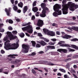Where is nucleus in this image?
I'll return each instance as SVG.
<instances>
[{
	"label": "nucleus",
	"mask_w": 78,
	"mask_h": 78,
	"mask_svg": "<svg viewBox=\"0 0 78 78\" xmlns=\"http://www.w3.org/2000/svg\"><path fill=\"white\" fill-rule=\"evenodd\" d=\"M66 0H63L62 2V6L63 8L62 9V13L63 14H67L68 13V9L69 6V3H71V2H69L68 3V4H66Z\"/></svg>",
	"instance_id": "nucleus-1"
},
{
	"label": "nucleus",
	"mask_w": 78,
	"mask_h": 78,
	"mask_svg": "<svg viewBox=\"0 0 78 78\" xmlns=\"http://www.w3.org/2000/svg\"><path fill=\"white\" fill-rule=\"evenodd\" d=\"M69 9L70 11H74L75 10V9H77L78 8V5H75V4L73 3L72 4V2H69Z\"/></svg>",
	"instance_id": "nucleus-2"
},
{
	"label": "nucleus",
	"mask_w": 78,
	"mask_h": 78,
	"mask_svg": "<svg viewBox=\"0 0 78 78\" xmlns=\"http://www.w3.org/2000/svg\"><path fill=\"white\" fill-rule=\"evenodd\" d=\"M33 27L30 25H28L27 26L22 28L23 31H27L30 34H32L33 30L32 29Z\"/></svg>",
	"instance_id": "nucleus-3"
},
{
	"label": "nucleus",
	"mask_w": 78,
	"mask_h": 78,
	"mask_svg": "<svg viewBox=\"0 0 78 78\" xmlns=\"http://www.w3.org/2000/svg\"><path fill=\"white\" fill-rule=\"evenodd\" d=\"M59 9H61V5L59 4H56L54 8V10L55 12H58V16L62 14V12L61 10H60Z\"/></svg>",
	"instance_id": "nucleus-4"
},
{
	"label": "nucleus",
	"mask_w": 78,
	"mask_h": 78,
	"mask_svg": "<svg viewBox=\"0 0 78 78\" xmlns=\"http://www.w3.org/2000/svg\"><path fill=\"white\" fill-rule=\"evenodd\" d=\"M22 47L23 49V52L27 53L28 52V50L29 47L27 44H23Z\"/></svg>",
	"instance_id": "nucleus-5"
},
{
	"label": "nucleus",
	"mask_w": 78,
	"mask_h": 78,
	"mask_svg": "<svg viewBox=\"0 0 78 78\" xmlns=\"http://www.w3.org/2000/svg\"><path fill=\"white\" fill-rule=\"evenodd\" d=\"M41 8L43 9V11H48V9L46 7L45 3H42L41 4Z\"/></svg>",
	"instance_id": "nucleus-6"
},
{
	"label": "nucleus",
	"mask_w": 78,
	"mask_h": 78,
	"mask_svg": "<svg viewBox=\"0 0 78 78\" xmlns=\"http://www.w3.org/2000/svg\"><path fill=\"white\" fill-rule=\"evenodd\" d=\"M37 25L38 27H42L44 25V21L41 20H38Z\"/></svg>",
	"instance_id": "nucleus-7"
},
{
	"label": "nucleus",
	"mask_w": 78,
	"mask_h": 78,
	"mask_svg": "<svg viewBox=\"0 0 78 78\" xmlns=\"http://www.w3.org/2000/svg\"><path fill=\"white\" fill-rule=\"evenodd\" d=\"M58 45H60V47H70V46L69 44H65V43H62L61 41L58 42Z\"/></svg>",
	"instance_id": "nucleus-8"
},
{
	"label": "nucleus",
	"mask_w": 78,
	"mask_h": 78,
	"mask_svg": "<svg viewBox=\"0 0 78 78\" xmlns=\"http://www.w3.org/2000/svg\"><path fill=\"white\" fill-rule=\"evenodd\" d=\"M18 56V55L17 54H13L12 55H8V57L9 58H8L7 59L9 61H11L12 59L11 58H10H10H16V57L15 56Z\"/></svg>",
	"instance_id": "nucleus-9"
},
{
	"label": "nucleus",
	"mask_w": 78,
	"mask_h": 78,
	"mask_svg": "<svg viewBox=\"0 0 78 78\" xmlns=\"http://www.w3.org/2000/svg\"><path fill=\"white\" fill-rule=\"evenodd\" d=\"M6 48H8V50H14L16 49L15 47H12V45L9 44H7L6 45Z\"/></svg>",
	"instance_id": "nucleus-10"
},
{
	"label": "nucleus",
	"mask_w": 78,
	"mask_h": 78,
	"mask_svg": "<svg viewBox=\"0 0 78 78\" xmlns=\"http://www.w3.org/2000/svg\"><path fill=\"white\" fill-rule=\"evenodd\" d=\"M68 29L69 30H70V31H73L72 30H74V31H78V27H68Z\"/></svg>",
	"instance_id": "nucleus-11"
},
{
	"label": "nucleus",
	"mask_w": 78,
	"mask_h": 78,
	"mask_svg": "<svg viewBox=\"0 0 78 78\" xmlns=\"http://www.w3.org/2000/svg\"><path fill=\"white\" fill-rule=\"evenodd\" d=\"M12 9V8H11L9 7V8L8 10V9L5 8V11L7 13V16H9V15L10 14V13H11V9Z\"/></svg>",
	"instance_id": "nucleus-12"
},
{
	"label": "nucleus",
	"mask_w": 78,
	"mask_h": 78,
	"mask_svg": "<svg viewBox=\"0 0 78 78\" xmlns=\"http://www.w3.org/2000/svg\"><path fill=\"white\" fill-rule=\"evenodd\" d=\"M57 51H59V52H60L62 51L63 53H67V50L64 49H58L57 50Z\"/></svg>",
	"instance_id": "nucleus-13"
},
{
	"label": "nucleus",
	"mask_w": 78,
	"mask_h": 78,
	"mask_svg": "<svg viewBox=\"0 0 78 78\" xmlns=\"http://www.w3.org/2000/svg\"><path fill=\"white\" fill-rule=\"evenodd\" d=\"M47 11H42V13L43 14H40V16L41 17H45L46 16V14H45Z\"/></svg>",
	"instance_id": "nucleus-14"
},
{
	"label": "nucleus",
	"mask_w": 78,
	"mask_h": 78,
	"mask_svg": "<svg viewBox=\"0 0 78 78\" xmlns=\"http://www.w3.org/2000/svg\"><path fill=\"white\" fill-rule=\"evenodd\" d=\"M9 40L10 41H12V40H14V39H16L17 37L16 36H14L12 34L9 37Z\"/></svg>",
	"instance_id": "nucleus-15"
},
{
	"label": "nucleus",
	"mask_w": 78,
	"mask_h": 78,
	"mask_svg": "<svg viewBox=\"0 0 78 78\" xmlns=\"http://www.w3.org/2000/svg\"><path fill=\"white\" fill-rule=\"evenodd\" d=\"M47 50L49 49H55V47L54 46L48 45L46 47Z\"/></svg>",
	"instance_id": "nucleus-16"
},
{
	"label": "nucleus",
	"mask_w": 78,
	"mask_h": 78,
	"mask_svg": "<svg viewBox=\"0 0 78 78\" xmlns=\"http://www.w3.org/2000/svg\"><path fill=\"white\" fill-rule=\"evenodd\" d=\"M47 34L49 36H55V34L53 32L49 31L47 33Z\"/></svg>",
	"instance_id": "nucleus-17"
},
{
	"label": "nucleus",
	"mask_w": 78,
	"mask_h": 78,
	"mask_svg": "<svg viewBox=\"0 0 78 78\" xmlns=\"http://www.w3.org/2000/svg\"><path fill=\"white\" fill-rule=\"evenodd\" d=\"M62 37L64 39H68L69 38H71V37H72V36L67 34H65L64 36Z\"/></svg>",
	"instance_id": "nucleus-18"
},
{
	"label": "nucleus",
	"mask_w": 78,
	"mask_h": 78,
	"mask_svg": "<svg viewBox=\"0 0 78 78\" xmlns=\"http://www.w3.org/2000/svg\"><path fill=\"white\" fill-rule=\"evenodd\" d=\"M28 10V6H25L24 7V8L23 9V12L24 14H25L27 10Z\"/></svg>",
	"instance_id": "nucleus-19"
},
{
	"label": "nucleus",
	"mask_w": 78,
	"mask_h": 78,
	"mask_svg": "<svg viewBox=\"0 0 78 78\" xmlns=\"http://www.w3.org/2000/svg\"><path fill=\"white\" fill-rule=\"evenodd\" d=\"M70 47L71 48H74L75 49H76V50H78V47L75 45H71Z\"/></svg>",
	"instance_id": "nucleus-20"
},
{
	"label": "nucleus",
	"mask_w": 78,
	"mask_h": 78,
	"mask_svg": "<svg viewBox=\"0 0 78 78\" xmlns=\"http://www.w3.org/2000/svg\"><path fill=\"white\" fill-rule=\"evenodd\" d=\"M32 11H34V12H36L38 11V9L37 7H34L32 8Z\"/></svg>",
	"instance_id": "nucleus-21"
},
{
	"label": "nucleus",
	"mask_w": 78,
	"mask_h": 78,
	"mask_svg": "<svg viewBox=\"0 0 78 78\" xmlns=\"http://www.w3.org/2000/svg\"><path fill=\"white\" fill-rule=\"evenodd\" d=\"M40 44H41L42 46H44V45H47V43H45V42L43 40H41V41Z\"/></svg>",
	"instance_id": "nucleus-22"
},
{
	"label": "nucleus",
	"mask_w": 78,
	"mask_h": 78,
	"mask_svg": "<svg viewBox=\"0 0 78 78\" xmlns=\"http://www.w3.org/2000/svg\"><path fill=\"white\" fill-rule=\"evenodd\" d=\"M8 36L5 37L4 38V41H6V42H5V43L10 42L9 40L8 41Z\"/></svg>",
	"instance_id": "nucleus-23"
},
{
	"label": "nucleus",
	"mask_w": 78,
	"mask_h": 78,
	"mask_svg": "<svg viewBox=\"0 0 78 78\" xmlns=\"http://www.w3.org/2000/svg\"><path fill=\"white\" fill-rule=\"evenodd\" d=\"M20 61L19 60H16L15 61H13V62L14 64L18 65L19 64V63L20 62Z\"/></svg>",
	"instance_id": "nucleus-24"
},
{
	"label": "nucleus",
	"mask_w": 78,
	"mask_h": 78,
	"mask_svg": "<svg viewBox=\"0 0 78 78\" xmlns=\"http://www.w3.org/2000/svg\"><path fill=\"white\" fill-rule=\"evenodd\" d=\"M18 5L19 7L22 8L23 7V4L22 2H20V3L18 4Z\"/></svg>",
	"instance_id": "nucleus-25"
},
{
	"label": "nucleus",
	"mask_w": 78,
	"mask_h": 78,
	"mask_svg": "<svg viewBox=\"0 0 78 78\" xmlns=\"http://www.w3.org/2000/svg\"><path fill=\"white\" fill-rule=\"evenodd\" d=\"M67 50L70 52L71 51H72V52L75 51V50L73 49H72L71 48H67Z\"/></svg>",
	"instance_id": "nucleus-26"
},
{
	"label": "nucleus",
	"mask_w": 78,
	"mask_h": 78,
	"mask_svg": "<svg viewBox=\"0 0 78 78\" xmlns=\"http://www.w3.org/2000/svg\"><path fill=\"white\" fill-rule=\"evenodd\" d=\"M53 16H54V17H58V13L55 12H53Z\"/></svg>",
	"instance_id": "nucleus-27"
},
{
	"label": "nucleus",
	"mask_w": 78,
	"mask_h": 78,
	"mask_svg": "<svg viewBox=\"0 0 78 78\" xmlns=\"http://www.w3.org/2000/svg\"><path fill=\"white\" fill-rule=\"evenodd\" d=\"M43 30L44 31V32L45 33H48V32H50V31H49V30H48L47 29H43Z\"/></svg>",
	"instance_id": "nucleus-28"
},
{
	"label": "nucleus",
	"mask_w": 78,
	"mask_h": 78,
	"mask_svg": "<svg viewBox=\"0 0 78 78\" xmlns=\"http://www.w3.org/2000/svg\"><path fill=\"white\" fill-rule=\"evenodd\" d=\"M72 60V58H69L67 59H65L64 61L65 62H68V61H71Z\"/></svg>",
	"instance_id": "nucleus-29"
},
{
	"label": "nucleus",
	"mask_w": 78,
	"mask_h": 78,
	"mask_svg": "<svg viewBox=\"0 0 78 78\" xmlns=\"http://www.w3.org/2000/svg\"><path fill=\"white\" fill-rule=\"evenodd\" d=\"M30 22H29L28 23H26L25 24H23L22 25L23 27H25V26H27V25H30Z\"/></svg>",
	"instance_id": "nucleus-30"
},
{
	"label": "nucleus",
	"mask_w": 78,
	"mask_h": 78,
	"mask_svg": "<svg viewBox=\"0 0 78 78\" xmlns=\"http://www.w3.org/2000/svg\"><path fill=\"white\" fill-rule=\"evenodd\" d=\"M7 34L8 35V37H9V36H11L12 35V33L11 32H10L8 31L7 32Z\"/></svg>",
	"instance_id": "nucleus-31"
},
{
	"label": "nucleus",
	"mask_w": 78,
	"mask_h": 78,
	"mask_svg": "<svg viewBox=\"0 0 78 78\" xmlns=\"http://www.w3.org/2000/svg\"><path fill=\"white\" fill-rule=\"evenodd\" d=\"M31 43H32V46L33 47H35L36 46V42L34 41H31Z\"/></svg>",
	"instance_id": "nucleus-32"
},
{
	"label": "nucleus",
	"mask_w": 78,
	"mask_h": 78,
	"mask_svg": "<svg viewBox=\"0 0 78 78\" xmlns=\"http://www.w3.org/2000/svg\"><path fill=\"white\" fill-rule=\"evenodd\" d=\"M19 36L21 37H23L25 36V34L23 33H22L19 34Z\"/></svg>",
	"instance_id": "nucleus-33"
},
{
	"label": "nucleus",
	"mask_w": 78,
	"mask_h": 78,
	"mask_svg": "<svg viewBox=\"0 0 78 78\" xmlns=\"http://www.w3.org/2000/svg\"><path fill=\"white\" fill-rule=\"evenodd\" d=\"M13 9L14 11H17V9H18V8L17 6L15 5L13 7Z\"/></svg>",
	"instance_id": "nucleus-34"
},
{
	"label": "nucleus",
	"mask_w": 78,
	"mask_h": 78,
	"mask_svg": "<svg viewBox=\"0 0 78 78\" xmlns=\"http://www.w3.org/2000/svg\"><path fill=\"white\" fill-rule=\"evenodd\" d=\"M71 41H73V42H75L76 41H78V39L77 38H73L71 40Z\"/></svg>",
	"instance_id": "nucleus-35"
},
{
	"label": "nucleus",
	"mask_w": 78,
	"mask_h": 78,
	"mask_svg": "<svg viewBox=\"0 0 78 78\" xmlns=\"http://www.w3.org/2000/svg\"><path fill=\"white\" fill-rule=\"evenodd\" d=\"M36 3H37V2L36 1H34L33 3V6L34 7L36 6Z\"/></svg>",
	"instance_id": "nucleus-36"
},
{
	"label": "nucleus",
	"mask_w": 78,
	"mask_h": 78,
	"mask_svg": "<svg viewBox=\"0 0 78 78\" xmlns=\"http://www.w3.org/2000/svg\"><path fill=\"white\" fill-rule=\"evenodd\" d=\"M48 66H55V64H53V63H51V62H49L48 63Z\"/></svg>",
	"instance_id": "nucleus-37"
},
{
	"label": "nucleus",
	"mask_w": 78,
	"mask_h": 78,
	"mask_svg": "<svg viewBox=\"0 0 78 78\" xmlns=\"http://www.w3.org/2000/svg\"><path fill=\"white\" fill-rule=\"evenodd\" d=\"M18 43H19V41H18L16 42V48H18V47H19V44Z\"/></svg>",
	"instance_id": "nucleus-38"
},
{
	"label": "nucleus",
	"mask_w": 78,
	"mask_h": 78,
	"mask_svg": "<svg viewBox=\"0 0 78 78\" xmlns=\"http://www.w3.org/2000/svg\"><path fill=\"white\" fill-rule=\"evenodd\" d=\"M36 48H39L41 47V44H37L36 45Z\"/></svg>",
	"instance_id": "nucleus-39"
},
{
	"label": "nucleus",
	"mask_w": 78,
	"mask_h": 78,
	"mask_svg": "<svg viewBox=\"0 0 78 78\" xmlns=\"http://www.w3.org/2000/svg\"><path fill=\"white\" fill-rule=\"evenodd\" d=\"M32 72L33 73H34V74H36V73H37L36 71H35V70L33 69H32Z\"/></svg>",
	"instance_id": "nucleus-40"
},
{
	"label": "nucleus",
	"mask_w": 78,
	"mask_h": 78,
	"mask_svg": "<svg viewBox=\"0 0 78 78\" xmlns=\"http://www.w3.org/2000/svg\"><path fill=\"white\" fill-rule=\"evenodd\" d=\"M12 33L13 34H17V32L16 30H14L12 32Z\"/></svg>",
	"instance_id": "nucleus-41"
},
{
	"label": "nucleus",
	"mask_w": 78,
	"mask_h": 78,
	"mask_svg": "<svg viewBox=\"0 0 78 78\" xmlns=\"http://www.w3.org/2000/svg\"><path fill=\"white\" fill-rule=\"evenodd\" d=\"M9 23L11 24H12V23H13V21L11 20H9Z\"/></svg>",
	"instance_id": "nucleus-42"
},
{
	"label": "nucleus",
	"mask_w": 78,
	"mask_h": 78,
	"mask_svg": "<svg viewBox=\"0 0 78 78\" xmlns=\"http://www.w3.org/2000/svg\"><path fill=\"white\" fill-rule=\"evenodd\" d=\"M73 58H78V55H75L72 56Z\"/></svg>",
	"instance_id": "nucleus-43"
},
{
	"label": "nucleus",
	"mask_w": 78,
	"mask_h": 78,
	"mask_svg": "<svg viewBox=\"0 0 78 78\" xmlns=\"http://www.w3.org/2000/svg\"><path fill=\"white\" fill-rule=\"evenodd\" d=\"M59 70L61 71V72H63L64 73H66V70H65L64 69H59Z\"/></svg>",
	"instance_id": "nucleus-44"
},
{
	"label": "nucleus",
	"mask_w": 78,
	"mask_h": 78,
	"mask_svg": "<svg viewBox=\"0 0 78 78\" xmlns=\"http://www.w3.org/2000/svg\"><path fill=\"white\" fill-rule=\"evenodd\" d=\"M36 55V54L35 52H33L31 54H29V55L30 56H35Z\"/></svg>",
	"instance_id": "nucleus-45"
},
{
	"label": "nucleus",
	"mask_w": 78,
	"mask_h": 78,
	"mask_svg": "<svg viewBox=\"0 0 78 78\" xmlns=\"http://www.w3.org/2000/svg\"><path fill=\"white\" fill-rule=\"evenodd\" d=\"M35 19H36L35 16L34 15H33L31 17L32 20H35Z\"/></svg>",
	"instance_id": "nucleus-46"
},
{
	"label": "nucleus",
	"mask_w": 78,
	"mask_h": 78,
	"mask_svg": "<svg viewBox=\"0 0 78 78\" xmlns=\"http://www.w3.org/2000/svg\"><path fill=\"white\" fill-rule=\"evenodd\" d=\"M44 41L46 42H48L50 41V40L49 39H48L45 38H44Z\"/></svg>",
	"instance_id": "nucleus-47"
},
{
	"label": "nucleus",
	"mask_w": 78,
	"mask_h": 78,
	"mask_svg": "<svg viewBox=\"0 0 78 78\" xmlns=\"http://www.w3.org/2000/svg\"><path fill=\"white\" fill-rule=\"evenodd\" d=\"M55 43V42H50L48 43V44L49 45H54Z\"/></svg>",
	"instance_id": "nucleus-48"
},
{
	"label": "nucleus",
	"mask_w": 78,
	"mask_h": 78,
	"mask_svg": "<svg viewBox=\"0 0 78 78\" xmlns=\"http://www.w3.org/2000/svg\"><path fill=\"white\" fill-rule=\"evenodd\" d=\"M11 45H12V47H16V43H13Z\"/></svg>",
	"instance_id": "nucleus-49"
},
{
	"label": "nucleus",
	"mask_w": 78,
	"mask_h": 78,
	"mask_svg": "<svg viewBox=\"0 0 78 78\" xmlns=\"http://www.w3.org/2000/svg\"><path fill=\"white\" fill-rule=\"evenodd\" d=\"M64 76L65 78H70L69 76L67 74L64 75Z\"/></svg>",
	"instance_id": "nucleus-50"
},
{
	"label": "nucleus",
	"mask_w": 78,
	"mask_h": 78,
	"mask_svg": "<svg viewBox=\"0 0 78 78\" xmlns=\"http://www.w3.org/2000/svg\"><path fill=\"white\" fill-rule=\"evenodd\" d=\"M8 29L9 30H13L12 27L11 26L9 27Z\"/></svg>",
	"instance_id": "nucleus-51"
},
{
	"label": "nucleus",
	"mask_w": 78,
	"mask_h": 78,
	"mask_svg": "<svg viewBox=\"0 0 78 78\" xmlns=\"http://www.w3.org/2000/svg\"><path fill=\"white\" fill-rule=\"evenodd\" d=\"M39 12H37L36 13H35V16H36V17H38V16H39Z\"/></svg>",
	"instance_id": "nucleus-52"
},
{
	"label": "nucleus",
	"mask_w": 78,
	"mask_h": 78,
	"mask_svg": "<svg viewBox=\"0 0 78 78\" xmlns=\"http://www.w3.org/2000/svg\"><path fill=\"white\" fill-rule=\"evenodd\" d=\"M56 34L57 35H60V34H61L60 33V32L58 31H57L56 32Z\"/></svg>",
	"instance_id": "nucleus-53"
},
{
	"label": "nucleus",
	"mask_w": 78,
	"mask_h": 78,
	"mask_svg": "<svg viewBox=\"0 0 78 78\" xmlns=\"http://www.w3.org/2000/svg\"><path fill=\"white\" fill-rule=\"evenodd\" d=\"M51 40L53 41V42H55V41H56V39L55 38L51 39Z\"/></svg>",
	"instance_id": "nucleus-54"
},
{
	"label": "nucleus",
	"mask_w": 78,
	"mask_h": 78,
	"mask_svg": "<svg viewBox=\"0 0 78 78\" xmlns=\"http://www.w3.org/2000/svg\"><path fill=\"white\" fill-rule=\"evenodd\" d=\"M5 31V30L3 29H1V30H0V32H4Z\"/></svg>",
	"instance_id": "nucleus-55"
},
{
	"label": "nucleus",
	"mask_w": 78,
	"mask_h": 78,
	"mask_svg": "<svg viewBox=\"0 0 78 78\" xmlns=\"http://www.w3.org/2000/svg\"><path fill=\"white\" fill-rule=\"evenodd\" d=\"M1 53L2 54H4V53H5V51H4V50H2L1 51Z\"/></svg>",
	"instance_id": "nucleus-56"
},
{
	"label": "nucleus",
	"mask_w": 78,
	"mask_h": 78,
	"mask_svg": "<svg viewBox=\"0 0 78 78\" xmlns=\"http://www.w3.org/2000/svg\"><path fill=\"white\" fill-rule=\"evenodd\" d=\"M72 54H70L68 55H67V58H69V57H72Z\"/></svg>",
	"instance_id": "nucleus-57"
},
{
	"label": "nucleus",
	"mask_w": 78,
	"mask_h": 78,
	"mask_svg": "<svg viewBox=\"0 0 78 78\" xmlns=\"http://www.w3.org/2000/svg\"><path fill=\"white\" fill-rule=\"evenodd\" d=\"M38 36H39V37H42V35L41 33H38Z\"/></svg>",
	"instance_id": "nucleus-58"
},
{
	"label": "nucleus",
	"mask_w": 78,
	"mask_h": 78,
	"mask_svg": "<svg viewBox=\"0 0 78 78\" xmlns=\"http://www.w3.org/2000/svg\"><path fill=\"white\" fill-rule=\"evenodd\" d=\"M53 27H55L57 25V24L55 23H53L52 24Z\"/></svg>",
	"instance_id": "nucleus-59"
},
{
	"label": "nucleus",
	"mask_w": 78,
	"mask_h": 78,
	"mask_svg": "<svg viewBox=\"0 0 78 78\" xmlns=\"http://www.w3.org/2000/svg\"><path fill=\"white\" fill-rule=\"evenodd\" d=\"M3 24L0 23V28H2V27H3Z\"/></svg>",
	"instance_id": "nucleus-60"
},
{
	"label": "nucleus",
	"mask_w": 78,
	"mask_h": 78,
	"mask_svg": "<svg viewBox=\"0 0 78 78\" xmlns=\"http://www.w3.org/2000/svg\"><path fill=\"white\" fill-rule=\"evenodd\" d=\"M73 67L74 69H76V68H78V66L76 65H74L73 66Z\"/></svg>",
	"instance_id": "nucleus-61"
},
{
	"label": "nucleus",
	"mask_w": 78,
	"mask_h": 78,
	"mask_svg": "<svg viewBox=\"0 0 78 78\" xmlns=\"http://www.w3.org/2000/svg\"><path fill=\"white\" fill-rule=\"evenodd\" d=\"M12 4H14V0H10Z\"/></svg>",
	"instance_id": "nucleus-62"
},
{
	"label": "nucleus",
	"mask_w": 78,
	"mask_h": 78,
	"mask_svg": "<svg viewBox=\"0 0 78 78\" xmlns=\"http://www.w3.org/2000/svg\"><path fill=\"white\" fill-rule=\"evenodd\" d=\"M58 76H61V73H58L57 74Z\"/></svg>",
	"instance_id": "nucleus-63"
},
{
	"label": "nucleus",
	"mask_w": 78,
	"mask_h": 78,
	"mask_svg": "<svg viewBox=\"0 0 78 78\" xmlns=\"http://www.w3.org/2000/svg\"><path fill=\"white\" fill-rule=\"evenodd\" d=\"M16 20L17 22H20V20L19 19H17Z\"/></svg>",
	"instance_id": "nucleus-64"
}]
</instances>
